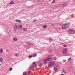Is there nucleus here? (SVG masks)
<instances>
[{
	"instance_id": "nucleus-1",
	"label": "nucleus",
	"mask_w": 75,
	"mask_h": 75,
	"mask_svg": "<svg viewBox=\"0 0 75 75\" xmlns=\"http://www.w3.org/2000/svg\"><path fill=\"white\" fill-rule=\"evenodd\" d=\"M70 24L69 23H67L64 24L62 27V29H66V28H67L69 27V25Z\"/></svg>"
},
{
	"instance_id": "nucleus-2",
	"label": "nucleus",
	"mask_w": 75,
	"mask_h": 75,
	"mask_svg": "<svg viewBox=\"0 0 75 75\" xmlns=\"http://www.w3.org/2000/svg\"><path fill=\"white\" fill-rule=\"evenodd\" d=\"M14 31H16L18 30V26L16 24H15L13 26V28Z\"/></svg>"
},
{
	"instance_id": "nucleus-3",
	"label": "nucleus",
	"mask_w": 75,
	"mask_h": 75,
	"mask_svg": "<svg viewBox=\"0 0 75 75\" xmlns=\"http://www.w3.org/2000/svg\"><path fill=\"white\" fill-rule=\"evenodd\" d=\"M69 32L70 33V34H74V33L75 30L72 29H70L69 30Z\"/></svg>"
},
{
	"instance_id": "nucleus-4",
	"label": "nucleus",
	"mask_w": 75,
	"mask_h": 75,
	"mask_svg": "<svg viewBox=\"0 0 75 75\" xmlns=\"http://www.w3.org/2000/svg\"><path fill=\"white\" fill-rule=\"evenodd\" d=\"M67 52V49H65L63 50L62 53L64 54H65Z\"/></svg>"
},
{
	"instance_id": "nucleus-5",
	"label": "nucleus",
	"mask_w": 75,
	"mask_h": 75,
	"mask_svg": "<svg viewBox=\"0 0 75 75\" xmlns=\"http://www.w3.org/2000/svg\"><path fill=\"white\" fill-rule=\"evenodd\" d=\"M47 59H44L43 61V62L44 64H47Z\"/></svg>"
},
{
	"instance_id": "nucleus-6",
	"label": "nucleus",
	"mask_w": 75,
	"mask_h": 75,
	"mask_svg": "<svg viewBox=\"0 0 75 75\" xmlns=\"http://www.w3.org/2000/svg\"><path fill=\"white\" fill-rule=\"evenodd\" d=\"M68 6V4H64L63 5V7H67Z\"/></svg>"
},
{
	"instance_id": "nucleus-7",
	"label": "nucleus",
	"mask_w": 75,
	"mask_h": 75,
	"mask_svg": "<svg viewBox=\"0 0 75 75\" xmlns=\"http://www.w3.org/2000/svg\"><path fill=\"white\" fill-rule=\"evenodd\" d=\"M22 25H21L19 26H18V28L20 29V30H21V29L22 28Z\"/></svg>"
},
{
	"instance_id": "nucleus-8",
	"label": "nucleus",
	"mask_w": 75,
	"mask_h": 75,
	"mask_svg": "<svg viewBox=\"0 0 75 75\" xmlns=\"http://www.w3.org/2000/svg\"><path fill=\"white\" fill-rule=\"evenodd\" d=\"M16 22H17V23H21V20H16Z\"/></svg>"
},
{
	"instance_id": "nucleus-9",
	"label": "nucleus",
	"mask_w": 75,
	"mask_h": 75,
	"mask_svg": "<svg viewBox=\"0 0 75 75\" xmlns=\"http://www.w3.org/2000/svg\"><path fill=\"white\" fill-rule=\"evenodd\" d=\"M51 64L52 63H51L50 62L49 63V64L48 65L49 67H50V68H51V67H52V64Z\"/></svg>"
},
{
	"instance_id": "nucleus-10",
	"label": "nucleus",
	"mask_w": 75,
	"mask_h": 75,
	"mask_svg": "<svg viewBox=\"0 0 75 75\" xmlns=\"http://www.w3.org/2000/svg\"><path fill=\"white\" fill-rule=\"evenodd\" d=\"M17 40V38H14L13 39V41H16Z\"/></svg>"
},
{
	"instance_id": "nucleus-11",
	"label": "nucleus",
	"mask_w": 75,
	"mask_h": 75,
	"mask_svg": "<svg viewBox=\"0 0 75 75\" xmlns=\"http://www.w3.org/2000/svg\"><path fill=\"white\" fill-rule=\"evenodd\" d=\"M0 52L1 53H3V49H0Z\"/></svg>"
},
{
	"instance_id": "nucleus-12",
	"label": "nucleus",
	"mask_w": 75,
	"mask_h": 75,
	"mask_svg": "<svg viewBox=\"0 0 75 75\" xmlns=\"http://www.w3.org/2000/svg\"><path fill=\"white\" fill-rule=\"evenodd\" d=\"M23 31H26L27 30V28H24L23 29Z\"/></svg>"
},
{
	"instance_id": "nucleus-13",
	"label": "nucleus",
	"mask_w": 75,
	"mask_h": 75,
	"mask_svg": "<svg viewBox=\"0 0 75 75\" xmlns=\"http://www.w3.org/2000/svg\"><path fill=\"white\" fill-rule=\"evenodd\" d=\"M63 72L64 73H65V74H67V71L64 69L63 70Z\"/></svg>"
},
{
	"instance_id": "nucleus-14",
	"label": "nucleus",
	"mask_w": 75,
	"mask_h": 75,
	"mask_svg": "<svg viewBox=\"0 0 75 75\" xmlns=\"http://www.w3.org/2000/svg\"><path fill=\"white\" fill-rule=\"evenodd\" d=\"M50 59H51V57H48L47 60L50 61Z\"/></svg>"
},
{
	"instance_id": "nucleus-15",
	"label": "nucleus",
	"mask_w": 75,
	"mask_h": 75,
	"mask_svg": "<svg viewBox=\"0 0 75 75\" xmlns=\"http://www.w3.org/2000/svg\"><path fill=\"white\" fill-rule=\"evenodd\" d=\"M14 2L13 1H11L9 3V4H14Z\"/></svg>"
},
{
	"instance_id": "nucleus-16",
	"label": "nucleus",
	"mask_w": 75,
	"mask_h": 75,
	"mask_svg": "<svg viewBox=\"0 0 75 75\" xmlns=\"http://www.w3.org/2000/svg\"><path fill=\"white\" fill-rule=\"evenodd\" d=\"M15 56H16V57H18L19 54L18 53H16L15 54Z\"/></svg>"
},
{
	"instance_id": "nucleus-17",
	"label": "nucleus",
	"mask_w": 75,
	"mask_h": 75,
	"mask_svg": "<svg viewBox=\"0 0 75 75\" xmlns=\"http://www.w3.org/2000/svg\"><path fill=\"white\" fill-rule=\"evenodd\" d=\"M50 62L51 63V64L52 65H54V64H55V63L54 62Z\"/></svg>"
},
{
	"instance_id": "nucleus-18",
	"label": "nucleus",
	"mask_w": 75,
	"mask_h": 75,
	"mask_svg": "<svg viewBox=\"0 0 75 75\" xmlns=\"http://www.w3.org/2000/svg\"><path fill=\"white\" fill-rule=\"evenodd\" d=\"M37 67V65H36V64H35L34 65H33V68H35L36 67Z\"/></svg>"
},
{
	"instance_id": "nucleus-19",
	"label": "nucleus",
	"mask_w": 75,
	"mask_h": 75,
	"mask_svg": "<svg viewBox=\"0 0 75 75\" xmlns=\"http://www.w3.org/2000/svg\"><path fill=\"white\" fill-rule=\"evenodd\" d=\"M47 27V25H45L43 27V28H46V27Z\"/></svg>"
},
{
	"instance_id": "nucleus-20",
	"label": "nucleus",
	"mask_w": 75,
	"mask_h": 75,
	"mask_svg": "<svg viewBox=\"0 0 75 75\" xmlns=\"http://www.w3.org/2000/svg\"><path fill=\"white\" fill-rule=\"evenodd\" d=\"M0 60L1 62H2V61H3V58H2V57L0 58Z\"/></svg>"
},
{
	"instance_id": "nucleus-21",
	"label": "nucleus",
	"mask_w": 75,
	"mask_h": 75,
	"mask_svg": "<svg viewBox=\"0 0 75 75\" xmlns=\"http://www.w3.org/2000/svg\"><path fill=\"white\" fill-rule=\"evenodd\" d=\"M31 57H33V56L31 55H30V56H28V58H30Z\"/></svg>"
},
{
	"instance_id": "nucleus-22",
	"label": "nucleus",
	"mask_w": 75,
	"mask_h": 75,
	"mask_svg": "<svg viewBox=\"0 0 75 75\" xmlns=\"http://www.w3.org/2000/svg\"><path fill=\"white\" fill-rule=\"evenodd\" d=\"M57 67H54V71H57Z\"/></svg>"
},
{
	"instance_id": "nucleus-23",
	"label": "nucleus",
	"mask_w": 75,
	"mask_h": 75,
	"mask_svg": "<svg viewBox=\"0 0 75 75\" xmlns=\"http://www.w3.org/2000/svg\"><path fill=\"white\" fill-rule=\"evenodd\" d=\"M28 74H31V71H29L28 73Z\"/></svg>"
},
{
	"instance_id": "nucleus-24",
	"label": "nucleus",
	"mask_w": 75,
	"mask_h": 75,
	"mask_svg": "<svg viewBox=\"0 0 75 75\" xmlns=\"http://www.w3.org/2000/svg\"><path fill=\"white\" fill-rule=\"evenodd\" d=\"M26 75V73L25 72H24L23 73V75Z\"/></svg>"
},
{
	"instance_id": "nucleus-25",
	"label": "nucleus",
	"mask_w": 75,
	"mask_h": 75,
	"mask_svg": "<svg viewBox=\"0 0 75 75\" xmlns=\"http://www.w3.org/2000/svg\"><path fill=\"white\" fill-rule=\"evenodd\" d=\"M37 20H34L33 21V22H35V21H37Z\"/></svg>"
},
{
	"instance_id": "nucleus-26",
	"label": "nucleus",
	"mask_w": 75,
	"mask_h": 75,
	"mask_svg": "<svg viewBox=\"0 0 75 75\" xmlns=\"http://www.w3.org/2000/svg\"><path fill=\"white\" fill-rule=\"evenodd\" d=\"M37 55V54H34L33 55L34 57H35Z\"/></svg>"
},
{
	"instance_id": "nucleus-27",
	"label": "nucleus",
	"mask_w": 75,
	"mask_h": 75,
	"mask_svg": "<svg viewBox=\"0 0 75 75\" xmlns=\"http://www.w3.org/2000/svg\"><path fill=\"white\" fill-rule=\"evenodd\" d=\"M53 59H54L55 60H56L57 59V58L55 57L53 58Z\"/></svg>"
},
{
	"instance_id": "nucleus-28",
	"label": "nucleus",
	"mask_w": 75,
	"mask_h": 75,
	"mask_svg": "<svg viewBox=\"0 0 75 75\" xmlns=\"http://www.w3.org/2000/svg\"><path fill=\"white\" fill-rule=\"evenodd\" d=\"M63 47H67V45H64Z\"/></svg>"
},
{
	"instance_id": "nucleus-29",
	"label": "nucleus",
	"mask_w": 75,
	"mask_h": 75,
	"mask_svg": "<svg viewBox=\"0 0 75 75\" xmlns=\"http://www.w3.org/2000/svg\"><path fill=\"white\" fill-rule=\"evenodd\" d=\"M71 59V58H70L68 59V61H70Z\"/></svg>"
},
{
	"instance_id": "nucleus-30",
	"label": "nucleus",
	"mask_w": 75,
	"mask_h": 75,
	"mask_svg": "<svg viewBox=\"0 0 75 75\" xmlns=\"http://www.w3.org/2000/svg\"><path fill=\"white\" fill-rule=\"evenodd\" d=\"M13 69L12 68H10V70H9V71H11V70H12V69Z\"/></svg>"
},
{
	"instance_id": "nucleus-31",
	"label": "nucleus",
	"mask_w": 75,
	"mask_h": 75,
	"mask_svg": "<svg viewBox=\"0 0 75 75\" xmlns=\"http://www.w3.org/2000/svg\"><path fill=\"white\" fill-rule=\"evenodd\" d=\"M40 66H42V63H41L40 64Z\"/></svg>"
},
{
	"instance_id": "nucleus-32",
	"label": "nucleus",
	"mask_w": 75,
	"mask_h": 75,
	"mask_svg": "<svg viewBox=\"0 0 75 75\" xmlns=\"http://www.w3.org/2000/svg\"><path fill=\"white\" fill-rule=\"evenodd\" d=\"M55 3V1H53L52 2V3H53V4Z\"/></svg>"
},
{
	"instance_id": "nucleus-33",
	"label": "nucleus",
	"mask_w": 75,
	"mask_h": 75,
	"mask_svg": "<svg viewBox=\"0 0 75 75\" xmlns=\"http://www.w3.org/2000/svg\"><path fill=\"white\" fill-rule=\"evenodd\" d=\"M50 52L51 53V52H52V50H50Z\"/></svg>"
},
{
	"instance_id": "nucleus-34",
	"label": "nucleus",
	"mask_w": 75,
	"mask_h": 75,
	"mask_svg": "<svg viewBox=\"0 0 75 75\" xmlns=\"http://www.w3.org/2000/svg\"><path fill=\"white\" fill-rule=\"evenodd\" d=\"M52 40V39H49V41H50V42L51 41V40Z\"/></svg>"
},
{
	"instance_id": "nucleus-35",
	"label": "nucleus",
	"mask_w": 75,
	"mask_h": 75,
	"mask_svg": "<svg viewBox=\"0 0 75 75\" xmlns=\"http://www.w3.org/2000/svg\"><path fill=\"white\" fill-rule=\"evenodd\" d=\"M34 69V67H32L31 68V69Z\"/></svg>"
},
{
	"instance_id": "nucleus-36",
	"label": "nucleus",
	"mask_w": 75,
	"mask_h": 75,
	"mask_svg": "<svg viewBox=\"0 0 75 75\" xmlns=\"http://www.w3.org/2000/svg\"><path fill=\"white\" fill-rule=\"evenodd\" d=\"M66 61L63 60V62H65Z\"/></svg>"
},
{
	"instance_id": "nucleus-37",
	"label": "nucleus",
	"mask_w": 75,
	"mask_h": 75,
	"mask_svg": "<svg viewBox=\"0 0 75 75\" xmlns=\"http://www.w3.org/2000/svg\"><path fill=\"white\" fill-rule=\"evenodd\" d=\"M6 51H7V52H9V50H6Z\"/></svg>"
},
{
	"instance_id": "nucleus-38",
	"label": "nucleus",
	"mask_w": 75,
	"mask_h": 75,
	"mask_svg": "<svg viewBox=\"0 0 75 75\" xmlns=\"http://www.w3.org/2000/svg\"><path fill=\"white\" fill-rule=\"evenodd\" d=\"M35 62H34L32 64H33L34 65V64H35Z\"/></svg>"
},
{
	"instance_id": "nucleus-39",
	"label": "nucleus",
	"mask_w": 75,
	"mask_h": 75,
	"mask_svg": "<svg viewBox=\"0 0 75 75\" xmlns=\"http://www.w3.org/2000/svg\"><path fill=\"white\" fill-rule=\"evenodd\" d=\"M30 68H31V67H29L28 69H30Z\"/></svg>"
},
{
	"instance_id": "nucleus-40",
	"label": "nucleus",
	"mask_w": 75,
	"mask_h": 75,
	"mask_svg": "<svg viewBox=\"0 0 75 75\" xmlns=\"http://www.w3.org/2000/svg\"><path fill=\"white\" fill-rule=\"evenodd\" d=\"M60 75H65L63 74H61Z\"/></svg>"
},
{
	"instance_id": "nucleus-41",
	"label": "nucleus",
	"mask_w": 75,
	"mask_h": 75,
	"mask_svg": "<svg viewBox=\"0 0 75 75\" xmlns=\"http://www.w3.org/2000/svg\"><path fill=\"white\" fill-rule=\"evenodd\" d=\"M1 65V64H0V67Z\"/></svg>"
}]
</instances>
